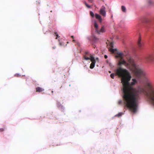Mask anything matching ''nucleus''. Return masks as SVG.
<instances>
[{"label":"nucleus","mask_w":154,"mask_h":154,"mask_svg":"<svg viewBox=\"0 0 154 154\" xmlns=\"http://www.w3.org/2000/svg\"><path fill=\"white\" fill-rule=\"evenodd\" d=\"M95 60H97L98 61V58H96V59H95Z\"/></svg>","instance_id":"27"},{"label":"nucleus","mask_w":154,"mask_h":154,"mask_svg":"<svg viewBox=\"0 0 154 154\" xmlns=\"http://www.w3.org/2000/svg\"><path fill=\"white\" fill-rule=\"evenodd\" d=\"M56 48V47H52V48L53 49H55V48Z\"/></svg>","instance_id":"28"},{"label":"nucleus","mask_w":154,"mask_h":154,"mask_svg":"<svg viewBox=\"0 0 154 154\" xmlns=\"http://www.w3.org/2000/svg\"><path fill=\"white\" fill-rule=\"evenodd\" d=\"M51 92H52V93H53V91H51Z\"/></svg>","instance_id":"30"},{"label":"nucleus","mask_w":154,"mask_h":154,"mask_svg":"<svg viewBox=\"0 0 154 154\" xmlns=\"http://www.w3.org/2000/svg\"><path fill=\"white\" fill-rule=\"evenodd\" d=\"M121 9L122 10L123 12H126V9L124 6H122L121 7Z\"/></svg>","instance_id":"12"},{"label":"nucleus","mask_w":154,"mask_h":154,"mask_svg":"<svg viewBox=\"0 0 154 154\" xmlns=\"http://www.w3.org/2000/svg\"><path fill=\"white\" fill-rule=\"evenodd\" d=\"M44 89L40 87H37L36 88V91L37 92H40L44 91Z\"/></svg>","instance_id":"11"},{"label":"nucleus","mask_w":154,"mask_h":154,"mask_svg":"<svg viewBox=\"0 0 154 154\" xmlns=\"http://www.w3.org/2000/svg\"><path fill=\"white\" fill-rule=\"evenodd\" d=\"M143 60L147 63L152 62L154 60V55L152 54H148L144 57Z\"/></svg>","instance_id":"3"},{"label":"nucleus","mask_w":154,"mask_h":154,"mask_svg":"<svg viewBox=\"0 0 154 154\" xmlns=\"http://www.w3.org/2000/svg\"><path fill=\"white\" fill-rule=\"evenodd\" d=\"M118 103L119 104H121L122 103V101L121 100H119L118 102Z\"/></svg>","instance_id":"21"},{"label":"nucleus","mask_w":154,"mask_h":154,"mask_svg":"<svg viewBox=\"0 0 154 154\" xmlns=\"http://www.w3.org/2000/svg\"><path fill=\"white\" fill-rule=\"evenodd\" d=\"M109 73H111V72H110V71H109Z\"/></svg>","instance_id":"31"},{"label":"nucleus","mask_w":154,"mask_h":154,"mask_svg":"<svg viewBox=\"0 0 154 154\" xmlns=\"http://www.w3.org/2000/svg\"><path fill=\"white\" fill-rule=\"evenodd\" d=\"M91 61L92 62L90 64V67L91 69H92L94 67L96 63L94 57H91Z\"/></svg>","instance_id":"6"},{"label":"nucleus","mask_w":154,"mask_h":154,"mask_svg":"<svg viewBox=\"0 0 154 154\" xmlns=\"http://www.w3.org/2000/svg\"><path fill=\"white\" fill-rule=\"evenodd\" d=\"M84 3L85 5L88 8H91V6H90V5H88L87 3L85 1L84 2Z\"/></svg>","instance_id":"15"},{"label":"nucleus","mask_w":154,"mask_h":154,"mask_svg":"<svg viewBox=\"0 0 154 154\" xmlns=\"http://www.w3.org/2000/svg\"><path fill=\"white\" fill-rule=\"evenodd\" d=\"M94 26L96 30L97 31V30H98V29H97L98 26V25L96 22H95L94 23Z\"/></svg>","instance_id":"13"},{"label":"nucleus","mask_w":154,"mask_h":154,"mask_svg":"<svg viewBox=\"0 0 154 154\" xmlns=\"http://www.w3.org/2000/svg\"><path fill=\"white\" fill-rule=\"evenodd\" d=\"M95 17L96 18L98 19L99 22L101 23L102 21V19L101 16L99 14H95Z\"/></svg>","instance_id":"10"},{"label":"nucleus","mask_w":154,"mask_h":154,"mask_svg":"<svg viewBox=\"0 0 154 154\" xmlns=\"http://www.w3.org/2000/svg\"><path fill=\"white\" fill-rule=\"evenodd\" d=\"M139 67L144 75L137 76L131 71L137 79H132L130 83L129 82L131 76L127 70L119 67L115 71L116 75L121 78L124 103L134 113L137 111L140 94L146 96L150 102L154 106V85L143 70L139 66Z\"/></svg>","instance_id":"1"},{"label":"nucleus","mask_w":154,"mask_h":154,"mask_svg":"<svg viewBox=\"0 0 154 154\" xmlns=\"http://www.w3.org/2000/svg\"><path fill=\"white\" fill-rule=\"evenodd\" d=\"M148 2L149 3V4H151L152 3V1L151 0H149Z\"/></svg>","instance_id":"24"},{"label":"nucleus","mask_w":154,"mask_h":154,"mask_svg":"<svg viewBox=\"0 0 154 154\" xmlns=\"http://www.w3.org/2000/svg\"><path fill=\"white\" fill-rule=\"evenodd\" d=\"M93 40L95 42H97L98 40V39L95 36H94Z\"/></svg>","instance_id":"14"},{"label":"nucleus","mask_w":154,"mask_h":154,"mask_svg":"<svg viewBox=\"0 0 154 154\" xmlns=\"http://www.w3.org/2000/svg\"><path fill=\"white\" fill-rule=\"evenodd\" d=\"M104 58L105 59H106L107 58V55H105L104 56Z\"/></svg>","instance_id":"25"},{"label":"nucleus","mask_w":154,"mask_h":154,"mask_svg":"<svg viewBox=\"0 0 154 154\" xmlns=\"http://www.w3.org/2000/svg\"><path fill=\"white\" fill-rule=\"evenodd\" d=\"M90 15L93 17H94V14L93 12H92V11H90Z\"/></svg>","instance_id":"16"},{"label":"nucleus","mask_w":154,"mask_h":154,"mask_svg":"<svg viewBox=\"0 0 154 154\" xmlns=\"http://www.w3.org/2000/svg\"><path fill=\"white\" fill-rule=\"evenodd\" d=\"M99 13L100 14L104 17H105L106 15V8L104 6H102L101 8L99 11Z\"/></svg>","instance_id":"5"},{"label":"nucleus","mask_w":154,"mask_h":154,"mask_svg":"<svg viewBox=\"0 0 154 154\" xmlns=\"http://www.w3.org/2000/svg\"><path fill=\"white\" fill-rule=\"evenodd\" d=\"M4 131V129L3 128H0V132H2Z\"/></svg>","instance_id":"22"},{"label":"nucleus","mask_w":154,"mask_h":154,"mask_svg":"<svg viewBox=\"0 0 154 154\" xmlns=\"http://www.w3.org/2000/svg\"><path fill=\"white\" fill-rule=\"evenodd\" d=\"M91 0H89V2H91Z\"/></svg>","instance_id":"29"},{"label":"nucleus","mask_w":154,"mask_h":154,"mask_svg":"<svg viewBox=\"0 0 154 154\" xmlns=\"http://www.w3.org/2000/svg\"><path fill=\"white\" fill-rule=\"evenodd\" d=\"M105 28L104 26H102L101 28L100 29L97 30V32L99 34L104 32H105Z\"/></svg>","instance_id":"9"},{"label":"nucleus","mask_w":154,"mask_h":154,"mask_svg":"<svg viewBox=\"0 0 154 154\" xmlns=\"http://www.w3.org/2000/svg\"><path fill=\"white\" fill-rule=\"evenodd\" d=\"M15 76H16V77H19V76H20V75H19V74H15Z\"/></svg>","instance_id":"23"},{"label":"nucleus","mask_w":154,"mask_h":154,"mask_svg":"<svg viewBox=\"0 0 154 154\" xmlns=\"http://www.w3.org/2000/svg\"><path fill=\"white\" fill-rule=\"evenodd\" d=\"M59 44L60 46H62V43L61 42H60Z\"/></svg>","instance_id":"26"},{"label":"nucleus","mask_w":154,"mask_h":154,"mask_svg":"<svg viewBox=\"0 0 154 154\" xmlns=\"http://www.w3.org/2000/svg\"><path fill=\"white\" fill-rule=\"evenodd\" d=\"M115 53V57L119 59L118 64L119 66L124 65L137 76L144 75L142 70L139 68V66L136 64L132 58H129L128 59V62H127L123 59L124 54L122 53L117 52Z\"/></svg>","instance_id":"2"},{"label":"nucleus","mask_w":154,"mask_h":154,"mask_svg":"<svg viewBox=\"0 0 154 154\" xmlns=\"http://www.w3.org/2000/svg\"><path fill=\"white\" fill-rule=\"evenodd\" d=\"M54 34L55 35H56V36H57V37L56 38V39H57V37H59V36H58V34L57 33V32H54Z\"/></svg>","instance_id":"19"},{"label":"nucleus","mask_w":154,"mask_h":154,"mask_svg":"<svg viewBox=\"0 0 154 154\" xmlns=\"http://www.w3.org/2000/svg\"><path fill=\"white\" fill-rule=\"evenodd\" d=\"M122 115L121 113H119L118 114H117L116 116H118V117H120Z\"/></svg>","instance_id":"17"},{"label":"nucleus","mask_w":154,"mask_h":154,"mask_svg":"<svg viewBox=\"0 0 154 154\" xmlns=\"http://www.w3.org/2000/svg\"><path fill=\"white\" fill-rule=\"evenodd\" d=\"M83 57L85 60H91V57H93L91 54H90L88 51H87L85 52V54L84 55Z\"/></svg>","instance_id":"4"},{"label":"nucleus","mask_w":154,"mask_h":154,"mask_svg":"<svg viewBox=\"0 0 154 154\" xmlns=\"http://www.w3.org/2000/svg\"><path fill=\"white\" fill-rule=\"evenodd\" d=\"M110 47L111 48L109 49V50L110 51L112 52V53H114L115 51H117V50L116 49H113L112 48L113 47V43L112 42H111L109 44Z\"/></svg>","instance_id":"8"},{"label":"nucleus","mask_w":154,"mask_h":154,"mask_svg":"<svg viewBox=\"0 0 154 154\" xmlns=\"http://www.w3.org/2000/svg\"><path fill=\"white\" fill-rule=\"evenodd\" d=\"M114 75V74L113 73H112V74H111V75H110V77L112 78L113 79Z\"/></svg>","instance_id":"18"},{"label":"nucleus","mask_w":154,"mask_h":154,"mask_svg":"<svg viewBox=\"0 0 154 154\" xmlns=\"http://www.w3.org/2000/svg\"><path fill=\"white\" fill-rule=\"evenodd\" d=\"M71 37L73 38L72 42H76V41L74 39V36H71Z\"/></svg>","instance_id":"20"},{"label":"nucleus","mask_w":154,"mask_h":154,"mask_svg":"<svg viewBox=\"0 0 154 154\" xmlns=\"http://www.w3.org/2000/svg\"><path fill=\"white\" fill-rule=\"evenodd\" d=\"M141 38L139 37L137 42V45L140 49L142 48L143 46V43L141 41Z\"/></svg>","instance_id":"7"}]
</instances>
